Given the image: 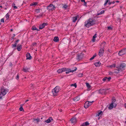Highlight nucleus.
<instances>
[{
	"label": "nucleus",
	"mask_w": 126,
	"mask_h": 126,
	"mask_svg": "<svg viewBox=\"0 0 126 126\" xmlns=\"http://www.w3.org/2000/svg\"><path fill=\"white\" fill-rule=\"evenodd\" d=\"M96 20L93 18L88 19L85 22V25L88 28L90 27L95 25V24Z\"/></svg>",
	"instance_id": "f257e3e1"
},
{
	"label": "nucleus",
	"mask_w": 126,
	"mask_h": 126,
	"mask_svg": "<svg viewBox=\"0 0 126 126\" xmlns=\"http://www.w3.org/2000/svg\"><path fill=\"white\" fill-rule=\"evenodd\" d=\"M106 45V42H105L101 43V47L98 53V55L100 56H101L103 55L104 47Z\"/></svg>",
	"instance_id": "f03ea898"
},
{
	"label": "nucleus",
	"mask_w": 126,
	"mask_h": 126,
	"mask_svg": "<svg viewBox=\"0 0 126 126\" xmlns=\"http://www.w3.org/2000/svg\"><path fill=\"white\" fill-rule=\"evenodd\" d=\"M1 93L3 95H5L9 92V90L7 89H5L3 87H2L0 89Z\"/></svg>",
	"instance_id": "7ed1b4c3"
},
{
	"label": "nucleus",
	"mask_w": 126,
	"mask_h": 126,
	"mask_svg": "<svg viewBox=\"0 0 126 126\" xmlns=\"http://www.w3.org/2000/svg\"><path fill=\"white\" fill-rule=\"evenodd\" d=\"M94 102V101H92L91 102L87 101L84 104V108H88L89 106H90L92 104V103H93Z\"/></svg>",
	"instance_id": "20e7f679"
},
{
	"label": "nucleus",
	"mask_w": 126,
	"mask_h": 126,
	"mask_svg": "<svg viewBox=\"0 0 126 126\" xmlns=\"http://www.w3.org/2000/svg\"><path fill=\"white\" fill-rule=\"evenodd\" d=\"M126 54V47L120 50L119 52L118 55L120 56Z\"/></svg>",
	"instance_id": "39448f33"
},
{
	"label": "nucleus",
	"mask_w": 126,
	"mask_h": 126,
	"mask_svg": "<svg viewBox=\"0 0 126 126\" xmlns=\"http://www.w3.org/2000/svg\"><path fill=\"white\" fill-rule=\"evenodd\" d=\"M56 7L55 6L53 5L52 4H50L47 7V9L48 10L53 11L54 10Z\"/></svg>",
	"instance_id": "423d86ee"
},
{
	"label": "nucleus",
	"mask_w": 126,
	"mask_h": 126,
	"mask_svg": "<svg viewBox=\"0 0 126 126\" xmlns=\"http://www.w3.org/2000/svg\"><path fill=\"white\" fill-rule=\"evenodd\" d=\"M109 89H102L99 90L98 91L99 93L105 95L107 94V91Z\"/></svg>",
	"instance_id": "0eeeda50"
},
{
	"label": "nucleus",
	"mask_w": 126,
	"mask_h": 126,
	"mask_svg": "<svg viewBox=\"0 0 126 126\" xmlns=\"http://www.w3.org/2000/svg\"><path fill=\"white\" fill-rule=\"evenodd\" d=\"M116 101V100L114 99V97H113L112 99V102L111 103L110 105L108 108L110 109H112L114 108L113 106V102H115Z\"/></svg>",
	"instance_id": "6e6552de"
},
{
	"label": "nucleus",
	"mask_w": 126,
	"mask_h": 126,
	"mask_svg": "<svg viewBox=\"0 0 126 126\" xmlns=\"http://www.w3.org/2000/svg\"><path fill=\"white\" fill-rule=\"evenodd\" d=\"M68 68H61V69H60L59 70H58L57 71V72L59 73H62L63 71H67V70Z\"/></svg>",
	"instance_id": "1a4fd4ad"
},
{
	"label": "nucleus",
	"mask_w": 126,
	"mask_h": 126,
	"mask_svg": "<svg viewBox=\"0 0 126 126\" xmlns=\"http://www.w3.org/2000/svg\"><path fill=\"white\" fill-rule=\"evenodd\" d=\"M70 121L72 123H75L77 122L76 119L75 117L72 118L71 119Z\"/></svg>",
	"instance_id": "9d476101"
},
{
	"label": "nucleus",
	"mask_w": 126,
	"mask_h": 126,
	"mask_svg": "<svg viewBox=\"0 0 126 126\" xmlns=\"http://www.w3.org/2000/svg\"><path fill=\"white\" fill-rule=\"evenodd\" d=\"M126 64L125 63H121L120 65L118 67V68L120 69H122L126 66Z\"/></svg>",
	"instance_id": "9b49d317"
},
{
	"label": "nucleus",
	"mask_w": 126,
	"mask_h": 126,
	"mask_svg": "<svg viewBox=\"0 0 126 126\" xmlns=\"http://www.w3.org/2000/svg\"><path fill=\"white\" fill-rule=\"evenodd\" d=\"M26 56L27 57V59L30 60L32 59V57L31 56L29 53H27L26 54Z\"/></svg>",
	"instance_id": "f8f14e48"
},
{
	"label": "nucleus",
	"mask_w": 126,
	"mask_h": 126,
	"mask_svg": "<svg viewBox=\"0 0 126 126\" xmlns=\"http://www.w3.org/2000/svg\"><path fill=\"white\" fill-rule=\"evenodd\" d=\"M53 120V119L52 117H50L47 120L45 121V122H46L47 123H50Z\"/></svg>",
	"instance_id": "ddd939ff"
},
{
	"label": "nucleus",
	"mask_w": 126,
	"mask_h": 126,
	"mask_svg": "<svg viewBox=\"0 0 126 126\" xmlns=\"http://www.w3.org/2000/svg\"><path fill=\"white\" fill-rule=\"evenodd\" d=\"M22 46L21 44H18L17 46V49L18 51H20L22 49Z\"/></svg>",
	"instance_id": "4468645a"
},
{
	"label": "nucleus",
	"mask_w": 126,
	"mask_h": 126,
	"mask_svg": "<svg viewBox=\"0 0 126 126\" xmlns=\"http://www.w3.org/2000/svg\"><path fill=\"white\" fill-rule=\"evenodd\" d=\"M79 17V16L78 15L75 16V17H73L72 18V21L73 22H75L77 20L78 18Z\"/></svg>",
	"instance_id": "2eb2a0df"
},
{
	"label": "nucleus",
	"mask_w": 126,
	"mask_h": 126,
	"mask_svg": "<svg viewBox=\"0 0 126 126\" xmlns=\"http://www.w3.org/2000/svg\"><path fill=\"white\" fill-rule=\"evenodd\" d=\"M59 86H57L52 90L56 91L57 92H59Z\"/></svg>",
	"instance_id": "dca6fc26"
},
{
	"label": "nucleus",
	"mask_w": 126,
	"mask_h": 126,
	"mask_svg": "<svg viewBox=\"0 0 126 126\" xmlns=\"http://www.w3.org/2000/svg\"><path fill=\"white\" fill-rule=\"evenodd\" d=\"M46 24L44 23H43L42 25H40L39 26V29H42L44 28L45 26L46 25Z\"/></svg>",
	"instance_id": "f3484780"
},
{
	"label": "nucleus",
	"mask_w": 126,
	"mask_h": 126,
	"mask_svg": "<svg viewBox=\"0 0 126 126\" xmlns=\"http://www.w3.org/2000/svg\"><path fill=\"white\" fill-rule=\"evenodd\" d=\"M89 125V123L88 122H86L83 123L80 126H87L88 125Z\"/></svg>",
	"instance_id": "a211bd4d"
},
{
	"label": "nucleus",
	"mask_w": 126,
	"mask_h": 126,
	"mask_svg": "<svg viewBox=\"0 0 126 126\" xmlns=\"http://www.w3.org/2000/svg\"><path fill=\"white\" fill-rule=\"evenodd\" d=\"M30 69L29 68H27V67H24L23 68V71L25 72H27Z\"/></svg>",
	"instance_id": "6ab92c4d"
},
{
	"label": "nucleus",
	"mask_w": 126,
	"mask_h": 126,
	"mask_svg": "<svg viewBox=\"0 0 126 126\" xmlns=\"http://www.w3.org/2000/svg\"><path fill=\"white\" fill-rule=\"evenodd\" d=\"M81 54H80V55H77V60H79L82 58V57H81Z\"/></svg>",
	"instance_id": "aec40b11"
},
{
	"label": "nucleus",
	"mask_w": 126,
	"mask_h": 126,
	"mask_svg": "<svg viewBox=\"0 0 126 126\" xmlns=\"http://www.w3.org/2000/svg\"><path fill=\"white\" fill-rule=\"evenodd\" d=\"M53 41L56 42H58L59 41V39L58 37L57 36L55 37L53 39Z\"/></svg>",
	"instance_id": "412c9836"
},
{
	"label": "nucleus",
	"mask_w": 126,
	"mask_h": 126,
	"mask_svg": "<svg viewBox=\"0 0 126 126\" xmlns=\"http://www.w3.org/2000/svg\"><path fill=\"white\" fill-rule=\"evenodd\" d=\"M101 64V63L100 62H98L95 63H94V65L96 66L97 67H99L100 66Z\"/></svg>",
	"instance_id": "4be33fe9"
},
{
	"label": "nucleus",
	"mask_w": 126,
	"mask_h": 126,
	"mask_svg": "<svg viewBox=\"0 0 126 126\" xmlns=\"http://www.w3.org/2000/svg\"><path fill=\"white\" fill-rule=\"evenodd\" d=\"M79 98L78 96H77L73 98L74 101L75 102L79 101Z\"/></svg>",
	"instance_id": "5701e85b"
},
{
	"label": "nucleus",
	"mask_w": 126,
	"mask_h": 126,
	"mask_svg": "<svg viewBox=\"0 0 126 126\" xmlns=\"http://www.w3.org/2000/svg\"><path fill=\"white\" fill-rule=\"evenodd\" d=\"M52 92L53 94V95L54 96L57 95L58 93V92H57L56 91H54L53 90L52 91Z\"/></svg>",
	"instance_id": "b1692460"
},
{
	"label": "nucleus",
	"mask_w": 126,
	"mask_h": 126,
	"mask_svg": "<svg viewBox=\"0 0 126 126\" xmlns=\"http://www.w3.org/2000/svg\"><path fill=\"white\" fill-rule=\"evenodd\" d=\"M40 120L38 118H37V119L34 118L33 119V121L35 122L36 123H38L39 121Z\"/></svg>",
	"instance_id": "393cba45"
},
{
	"label": "nucleus",
	"mask_w": 126,
	"mask_h": 126,
	"mask_svg": "<svg viewBox=\"0 0 126 126\" xmlns=\"http://www.w3.org/2000/svg\"><path fill=\"white\" fill-rule=\"evenodd\" d=\"M37 2H34L31 4L30 5V6H35L37 4Z\"/></svg>",
	"instance_id": "a878e982"
},
{
	"label": "nucleus",
	"mask_w": 126,
	"mask_h": 126,
	"mask_svg": "<svg viewBox=\"0 0 126 126\" xmlns=\"http://www.w3.org/2000/svg\"><path fill=\"white\" fill-rule=\"evenodd\" d=\"M96 53H95L94 54L93 56L91 57V58H90V60H93L94 58L96 57Z\"/></svg>",
	"instance_id": "bb28decb"
},
{
	"label": "nucleus",
	"mask_w": 126,
	"mask_h": 126,
	"mask_svg": "<svg viewBox=\"0 0 126 126\" xmlns=\"http://www.w3.org/2000/svg\"><path fill=\"white\" fill-rule=\"evenodd\" d=\"M32 29L33 30H37V31H39V30H38V29H37L36 27L33 26L32 27Z\"/></svg>",
	"instance_id": "cd10ccee"
},
{
	"label": "nucleus",
	"mask_w": 126,
	"mask_h": 126,
	"mask_svg": "<svg viewBox=\"0 0 126 126\" xmlns=\"http://www.w3.org/2000/svg\"><path fill=\"white\" fill-rule=\"evenodd\" d=\"M110 0H105V2L104 3V5L105 6L107 5V4L108 2L110 1Z\"/></svg>",
	"instance_id": "c85d7f7f"
},
{
	"label": "nucleus",
	"mask_w": 126,
	"mask_h": 126,
	"mask_svg": "<svg viewBox=\"0 0 126 126\" xmlns=\"http://www.w3.org/2000/svg\"><path fill=\"white\" fill-rule=\"evenodd\" d=\"M104 11L102 10L100 13H97V15L98 16L101 14L104 13Z\"/></svg>",
	"instance_id": "c756f323"
},
{
	"label": "nucleus",
	"mask_w": 126,
	"mask_h": 126,
	"mask_svg": "<svg viewBox=\"0 0 126 126\" xmlns=\"http://www.w3.org/2000/svg\"><path fill=\"white\" fill-rule=\"evenodd\" d=\"M96 34H95L93 36V42H94L95 41V38L96 37Z\"/></svg>",
	"instance_id": "7c9ffc66"
},
{
	"label": "nucleus",
	"mask_w": 126,
	"mask_h": 126,
	"mask_svg": "<svg viewBox=\"0 0 126 126\" xmlns=\"http://www.w3.org/2000/svg\"><path fill=\"white\" fill-rule=\"evenodd\" d=\"M36 43H32V44L31 47H32L36 46Z\"/></svg>",
	"instance_id": "2f4dec72"
},
{
	"label": "nucleus",
	"mask_w": 126,
	"mask_h": 126,
	"mask_svg": "<svg viewBox=\"0 0 126 126\" xmlns=\"http://www.w3.org/2000/svg\"><path fill=\"white\" fill-rule=\"evenodd\" d=\"M70 86H74L75 88H76L77 87V85L76 83H75L74 84H72Z\"/></svg>",
	"instance_id": "473e14b6"
},
{
	"label": "nucleus",
	"mask_w": 126,
	"mask_h": 126,
	"mask_svg": "<svg viewBox=\"0 0 126 126\" xmlns=\"http://www.w3.org/2000/svg\"><path fill=\"white\" fill-rule=\"evenodd\" d=\"M86 84L88 88H90V87L91 86L89 84V83H87V82L86 83Z\"/></svg>",
	"instance_id": "72a5a7b5"
},
{
	"label": "nucleus",
	"mask_w": 126,
	"mask_h": 126,
	"mask_svg": "<svg viewBox=\"0 0 126 126\" xmlns=\"http://www.w3.org/2000/svg\"><path fill=\"white\" fill-rule=\"evenodd\" d=\"M16 45H17V44L16 43H15L14 44H12V47L13 48L16 47Z\"/></svg>",
	"instance_id": "f704fd0d"
},
{
	"label": "nucleus",
	"mask_w": 126,
	"mask_h": 126,
	"mask_svg": "<svg viewBox=\"0 0 126 126\" xmlns=\"http://www.w3.org/2000/svg\"><path fill=\"white\" fill-rule=\"evenodd\" d=\"M115 64H113L112 65H111L109 67L110 68L115 67Z\"/></svg>",
	"instance_id": "c9c22d12"
},
{
	"label": "nucleus",
	"mask_w": 126,
	"mask_h": 126,
	"mask_svg": "<svg viewBox=\"0 0 126 126\" xmlns=\"http://www.w3.org/2000/svg\"><path fill=\"white\" fill-rule=\"evenodd\" d=\"M83 74L82 73H80L78 74V76L79 77H82V76H83Z\"/></svg>",
	"instance_id": "e433bc0d"
},
{
	"label": "nucleus",
	"mask_w": 126,
	"mask_h": 126,
	"mask_svg": "<svg viewBox=\"0 0 126 126\" xmlns=\"http://www.w3.org/2000/svg\"><path fill=\"white\" fill-rule=\"evenodd\" d=\"M115 2L114 1H113L112 2H108V4H109V5H110L111 4H114Z\"/></svg>",
	"instance_id": "4c0bfd02"
},
{
	"label": "nucleus",
	"mask_w": 126,
	"mask_h": 126,
	"mask_svg": "<svg viewBox=\"0 0 126 126\" xmlns=\"http://www.w3.org/2000/svg\"><path fill=\"white\" fill-rule=\"evenodd\" d=\"M19 110L21 111H24V109L22 107V106H21L19 108Z\"/></svg>",
	"instance_id": "58836bf2"
},
{
	"label": "nucleus",
	"mask_w": 126,
	"mask_h": 126,
	"mask_svg": "<svg viewBox=\"0 0 126 126\" xmlns=\"http://www.w3.org/2000/svg\"><path fill=\"white\" fill-rule=\"evenodd\" d=\"M6 16L7 19H8L9 18V15L8 14V13H7L6 15Z\"/></svg>",
	"instance_id": "ea45409f"
},
{
	"label": "nucleus",
	"mask_w": 126,
	"mask_h": 126,
	"mask_svg": "<svg viewBox=\"0 0 126 126\" xmlns=\"http://www.w3.org/2000/svg\"><path fill=\"white\" fill-rule=\"evenodd\" d=\"M75 69L74 70H70V72H72V73H73V72H74V71H76L77 70V68L76 67H75Z\"/></svg>",
	"instance_id": "a19ab883"
},
{
	"label": "nucleus",
	"mask_w": 126,
	"mask_h": 126,
	"mask_svg": "<svg viewBox=\"0 0 126 126\" xmlns=\"http://www.w3.org/2000/svg\"><path fill=\"white\" fill-rule=\"evenodd\" d=\"M40 9H37L36 10V12L37 13H39L40 12Z\"/></svg>",
	"instance_id": "79ce46f5"
},
{
	"label": "nucleus",
	"mask_w": 126,
	"mask_h": 126,
	"mask_svg": "<svg viewBox=\"0 0 126 126\" xmlns=\"http://www.w3.org/2000/svg\"><path fill=\"white\" fill-rule=\"evenodd\" d=\"M67 7V6L65 4L63 6V7L65 9H66Z\"/></svg>",
	"instance_id": "37998d69"
},
{
	"label": "nucleus",
	"mask_w": 126,
	"mask_h": 126,
	"mask_svg": "<svg viewBox=\"0 0 126 126\" xmlns=\"http://www.w3.org/2000/svg\"><path fill=\"white\" fill-rule=\"evenodd\" d=\"M107 77H105L102 80L103 81H105L106 80H107Z\"/></svg>",
	"instance_id": "c03bdc74"
},
{
	"label": "nucleus",
	"mask_w": 126,
	"mask_h": 126,
	"mask_svg": "<svg viewBox=\"0 0 126 126\" xmlns=\"http://www.w3.org/2000/svg\"><path fill=\"white\" fill-rule=\"evenodd\" d=\"M102 113V111H100L97 114V116H99Z\"/></svg>",
	"instance_id": "a18cd8bd"
},
{
	"label": "nucleus",
	"mask_w": 126,
	"mask_h": 126,
	"mask_svg": "<svg viewBox=\"0 0 126 126\" xmlns=\"http://www.w3.org/2000/svg\"><path fill=\"white\" fill-rule=\"evenodd\" d=\"M115 102H113V106H114V108H115L117 106V104L115 103Z\"/></svg>",
	"instance_id": "49530a36"
},
{
	"label": "nucleus",
	"mask_w": 126,
	"mask_h": 126,
	"mask_svg": "<svg viewBox=\"0 0 126 126\" xmlns=\"http://www.w3.org/2000/svg\"><path fill=\"white\" fill-rule=\"evenodd\" d=\"M111 79V78L110 77H109L108 78L107 77V80L108 81H109Z\"/></svg>",
	"instance_id": "de8ad7c7"
},
{
	"label": "nucleus",
	"mask_w": 126,
	"mask_h": 126,
	"mask_svg": "<svg viewBox=\"0 0 126 126\" xmlns=\"http://www.w3.org/2000/svg\"><path fill=\"white\" fill-rule=\"evenodd\" d=\"M108 29V30H111L112 29V28H111L110 26H109L107 27Z\"/></svg>",
	"instance_id": "09e8293b"
},
{
	"label": "nucleus",
	"mask_w": 126,
	"mask_h": 126,
	"mask_svg": "<svg viewBox=\"0 0 126 126\" xmlns=\"http://www.w3.org/2000/svg\"><path fill=\"white\" fill-rule=\"evenodd\" d=\"M19 76L18 75H17L16 77V79H19Z\"/></svg>",
	"instance_id": "8fccbe9b"
},
{
	"label": "nucleus",
	"mask_w": 126,
	"mask_h": 126,
	"mask_svg": "<svg viewBox=\"0 0 126 126\" xmlns=\"http://www.w3.org/2000/svg\"><path fill=\"white\" fill-rule=\"evenodd\" d=\"M42 15H39V16H37V18H39L40 17H42Z\"/></svg>",
	"instance_id": "3c124183"
},
{
	"label": "nucleus",
	"mask_w": 126,
	"mask_h": 126,
	"mask_svg": "<svg viewBox=\"0 0 126 126\" xmlns=\"http://www.w3.org/2000/svg\"><path fill=\"white\" fill-rule=\"evenodd\" d=\"M67 71H68V72H66V74H68L70 72V70L69 69V70H68V69H67Z\"/></svg>",
	"instance_id": "603ef678"
},
{
	"label": "nucleus",
	"mask_w": 126,
	"mask_h": 126,
	"mask_svg": "<svg viewBox=\"0 0 126 126\" xmlns=\"http://www.w3.org/2000/svg\"><path fill=\"white\" fill-rule=\"evenodd\" d=\"M1 22H4V19L3 18H2L1 19Z\"/></svg>",
	"instance_id": "864d4df0"
},
{
	"label": "nucleus",
	"mask_w": 126,
	"mask_h": 126,
	"mask_svg": "<svg viewBox=\"0 0 126 126\" xmlns=\"http://www.w3.org/2000/svg\"><path fill=\"white\" fill-rule=\"evenodd\" d=\"M109 74L110 75H112L113 74V73L110 71L109 72Z\"/></svg>",
	"instance_id": "5fc2aeb1"
},
{
	"label": "nucleus",
	"mask_w": 126,
	"mask_h": 126,
	"mask_svg": "<svg viewBox=\"0 0 126 126\" xmlns=\"http://www.w3.org/2000/svg\"><path fill=\"white\" fill-rule=\"evenodd\" d=\"M14 9H17V7L16 6H15V5H14Z\"/></svg>",
	"instance_id": "6e6d98bb"
},
{
	"label": "nucleus",
	"mask_w": 126,
	"mask_h": 126,
	"mask_svg": "<svg viewBox=\"0 0 126 126\" xmlns=\"http://www.w3.org/2000/svg\"><path fill=\"white\" fill-rule=\"evenodd\" d=\"M19 41V40H17L15 42V43H16V44H17V43Z\"/></svg>",
	"instance_id": "4d7b16f0"
},
{
	"label": "nucleus",
	"mask_w": 126,
	"mask_h": 126,
	"mask_svg": "<svg viewBox=\"0 0 126 126\" xmlns=\"http://www.w3.org/2000/svg\"><path fill=\"white\" fill-rule=\"evenodd\" d=\"M119 70V69H118V70H117V71H118V72H117V71H115V72L116 73H118V71Z\"/></svg>",
	"instance_id": "13d9d810"
},
{
	"label": "nucleus",
	"mask_w": 126,
	"mask_h": 126,
	"mask_svg": "<svg viewBox=\"0 0 126 126\" xmlns=\"http://www.w3.org/2000/svg\"><path fill=\"white\" fill-rule=\"evenodd\" d=\"M10 66H12V63H10Z\"/></svg>",
	"instance_id": "bf43d9fd"
},
{
	"label": "nucleus",
	"mask_w": 126,
	"mask_h": 126,
	"mask_svg": "<svg viewBox=\"0 0 126 126\" xmlns=\"http://www.w3.org/2000/svg\"><path fill=\"white\" fill-rule=\"evenodd\" d=\"M81 1L82 2H84L85 1V0H81Z\"/></svg>",
	"instance_id": "052dcab7"
},
{
	"label": "nucleus",
	"mask_w": 126,
	"mask_h": 126,
	"mask_svg": "<svg viewBox=\"0 0 126 126\" xmlns=\"http://www.w3.org/2000/svg\"><path fill=\"white\" fill-rule=\"evenodd\" d=\"M15 5V4L14 3H13V4H12V6L14 7V6Z\"/></svg>",
	"instance_id": "680f3d73"
},
{
	"label": "nucleus",
	"mask_w": 126,
	"mask_h": 126,
	"mask_svg": "<svg viewBox=\"0 0 126 126\" xmlns=\"http://www.w3.org/2000/svg\"><path fill=\"white\" fill-rule=\"evenodd\" d=\"M84 2V4L85 5H86V3H86V2H85V1Z\"/></svg>",
	"instance_id": "e2e57ef3"
},
{
	"label": "nucleus",
	"mask_w": 126,
	"mask_h": 126,
	"mask_svg": "<svg viewBox=\"0 0 126 126\" xmlns=\"http://www.w3.org/2000/svg\"><path fill=\"white\" fill-rule=\"evenodd\" d=\"M124 106H125V107L126 108V103H125V104Z\"/></svg>",
	"instance_id": "0e129e2a"
},
{
	"label": "nucleus",
	"mask_w": 126,
	"mask_h": 126,
	"mask_svg": "<svg viewBox=\"0 0 126 126\" xmlns=\"http://www.w3.org/2000/svg\"><path fill=\"white\" fill-rule=\"evenodd\" d=\"M119 2V1H116L115 2Z\"/></svg>",
	"instance_id": "69168bd1"
},
{
	"label": "nucleus",
	"mask_w": 126,
	"mask_h": 126,
	"mask_svg": "<svg viewBox=\"0 0 126 126\" xmlns=\"http://www.w3.org/2000/svg\"><path fill=\"white\" fill-rule=\"evenodd\" d=\"M10 31H11V32H12L13 31V29H11L10 30Z\"/></svg>",
	"instance_id": "338daca9"
},
{
	"label": "nucleus",
	"mask_w": 126,
	"mask_h": 126,
	"mask_svg": "<svg viewBox=\"0 0 126 126\" xmlns=\"http://www.w3.org/2000/svg\"><path fill=\"white\" fill-rule=\"evenodd\" d=\"M29 101V100H26V101H25V102H26L28 101Z\"/></svg>",
	"instance_id": "774afa93"
}]
</instances>
